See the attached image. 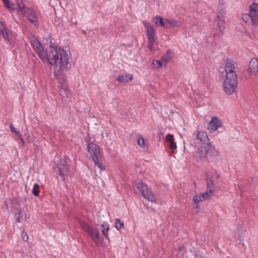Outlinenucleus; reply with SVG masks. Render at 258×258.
Returning a JSON list of instances; mask_svg holds the SVG:
<instances>
[{
  "label": "nucleus",
  "mask_w": 258,
  "mask_h": 258,
  "mask_svg": "<svg viewBox=\"0 0 258 258\" xmlns=\"http://www.w3.org/2000/svg\"><path fill=\"white\" fill-rule=\"evenodd\" d=\"M167 28L171 27H179L181 24L180 22H178L175 20H167L166 19Z\"/></svg>",
  "instance_id": "17"
},
{
  "label": "nucleus",
  "mask_w": 258,
  "mask_h": 258,
  "mask_svg": "<svg viewBox=\"0 0 258 258\" xmlns=\"http://www.w3.org/2000/svg\"><path fill=\"white\" fill-rule=\"evenodd\" d=\"M96 166H97L100 171L105 169V167L103 166L101 163V157H95L92 159Z\"/></svg>",
  "instance_id": "19"
},
{
  "label": "nucleus",
  "mask_w": 258,
  "mask_h": 258,
  "mask_svg": "<svg viewBox=\"0 0 258 258\" xmlns=\"http://www.w3.org/2000/svg\"><path fill=\"white\" fill-rule=\"evenodd\" d=\"M221 125L219 119L217 117L212 118L211 121L210 122V130L216 131L218 127Z\"/></svg>",
  "instance_id": "13"
},
{
  "label": "nucleus",
  "mask_w": 258,
  "mask_h": 258,
  "mask_svg": "<svg viewBox=\"0 0 258 258\" xmlns=\"http://www.w3.org/2000/svg\"><path fill=\"white\" fill-rule=\"evenodd\" d=\"M148 48L149 50H152L153 47V45L154 43L155 40H148Z\"/></svg>",
  "instance_id": "34"
},
{
  "label": "nucleus",
  "mask_w": 258,
  "mask_h": 258,
  "mask_svg": "<svg viewBox=\"0 0 258 258\" xmlns=\"http://www.w3.org/2000/svg\"><path fill=\"white\" fill-rule=\"evenodd\" d=\"M87 149L92 159L101 157L100 147L96 144L93 143H89L87 146Z\"/></svg>",
  "instance_id": "9"
},
{
  "label": "nucleus",
  "mask_w": 258,
  "mask_h": 258,
  "mask_svg": "<svg viewBox=\"0 0 258 258\" xmlns=\"http://www.w3.org/2000/svg\"><path fill=\"white\" fill-rule=\"evenodd\" d=\"M11 34V31L8 29L6 26L5 30L2 32L1 35H3L4 38L6 40H9V36Z\"/></svg>",
  "instance_id": "22"
},
{
  "label": "nucleus",
  "mask_w": 258,
  "mask_h": 258,
  "mask_svg": "<svg viewBox=\"0 0 258 258\" xmlns=\"http://www.w3.org/2000/svg\"><path fill=\"white\" fill-rule=\"evenodd\" d=\"M246 233V232L244 230H243L241 228L239 229L237 232V235L236 236L238 237V239L240 240L239 243H241V238L245 236V234Z\"/></svg>",
  "instance_id": "27"
},
{
  "label": "nucleus",
  "mask_w": 258,
  "mask_h": 258,
  "mask_svg": "<svg viewBox=\"0 0 258 258\" xmlns=\"http://www.w3.org/2000/svg\"><path fill=\"white\" fill-rule=\"evenodd\" d=\"M60 94L63 97H67L68 93H69L67 86L64 85H62L61 88L59 89Z\"/></svg>",
  "instance_id": "23"
},
{
  "label": "nucleus",
  "mask_w": 258,
  "mask_h": 258,
  "mask_svg": "<svg viewBox=\"0 0 258 258\" xmlns=\"http://www.w3.org/2000/svg\"><path fill=\"white\" fill-rule=\"evenodd\" d=\"M173 55V52L171 50H168L166 54L164 55L162 57V59L164 62H165V64L167 62L169 61L172 58Z\"/></svg>",
  "instance_id": "18"
},
{
  "label": "nucleus",
  "mask_w": 258,
  "mask_h": 258,
  "mask_svg": "<svg viewBox=\"0 0 258 258\" xmlns=\"http://www.w3.org/2000/svg\"><path fill=\"white\" fill-rule=\"evenodd\" d=\"M152 22L154 23L156 25L158 24L160 26L167 28L166 19L163 20L160 16H156L152 20Z\"/></svg>",
  "instance_id": "15"
},
{
  "label": "nucleus",
  "mask_w": 258,
  "mask_h": 258,
  "mask_svg": "<svg viewBox=\"0 0 258 258\" xmlns=\"http://www.w3.org/2000/svg\"><path fill=\"white\" fill-rule=\"evenodd\" d=\"M133 79V76L130 74H125L121 76H118L116 80L121 83H126Z\"/></svg>",
  "instance_id": "16"
},
{
  "label": "nucleus",
  "mask_w": 258,
  "mask_h": 258,
  "mask_svg": "<svg viewBox=\"0 0 258 258\" xmlns=\"http://www.w3.org/2000/svg\"><path fill=\"white\" fill-rule=\"evenodd\" d=\"M143 23L144 26V27H145V28H146V30H147L149 28L152 27V26H150V24L149 22H146V21H144L143 22Z\"/></svg>",
  "instance_id": "37"
},
{
  "label": "nucleus",
  "mask_w": 258,
  "mask_h": 258,
  "mask_svg": "<svg viewBox=\"0 0 258 258\" xmlns=\"http://www.w3.org/2000/svg\"><path fill=\"white\" fill-rule=\"evenodd\" d=\"M137 142L138 145L141 147H143L144 146L145 140L141 135L138 136Z\"/></svg>",
  "instance_id": "28"
},
{
  "label": "nucleus",
  "mask_w": 258,
  "mask_h": 258,
  "mask_svg": "<svg viewBox=\"0 0 258 258\" xmlns=\"http://www.w3.org/2000/svg\"><path fill=\"white\" fill-rule=\"evenodd\" d=\"M219 177V175H217L216 178L218 179Z\"/></svg>",
  "instance_id": "41"
},
{
  "label": "nucleus",
  "mask_w": 258,
  "mask_h": 258,
  "mask_svg": "<svg viewBox=\"0 0 258 258\" xmlns=\"http://www.w3.org/2000/svg\"><path fill=\"white\" fill-rule=\"evenodd\" d=\"M19 139L21 140V143H22V146H23L24 144V140L23 139L21 135H20V137H18Z\"/></svg>",
  "instance_id": "39"
},
{
  "label": "nucleus",
  "mask_w": 258,
  "mask_h": 258,
  "mask_svg": "<svg viewBox=\"0 0 258 258\" xmlns=\"http://www.w3.org/2000/svg\"><path fill=\"white\" fill-rule=\"evenodd\" d=\"M24 214V212L21 209H20L18 212L15 214V217L17 222H21Z\"/></svg>",
  "instance_id": "24"
},
{
  "label": "nucleus",
  "mask_w": 258,
  "mask_h": 258,
  "mask_svg": "<svg viewBox=\"0 0 258 258\" xmlns=\"http://www.w3.org/2000/svg\"><path fill=\"white\" fill-rule=\"evenodd\" d=\"M193 137L195 140H198V143H202V145L205 143H210L209 138L206 133L200 131L197 133L193 134Z\"/></svg>",
  "instance_id": "11"
},
{
  "label": "nucleus",
  "mask_w": 258,
  "mask_h": 258,
  "mask_svg": "<svg viewBox=\"0 0 258 258\" xmlns=\"http://www.w3.org/2000/svg\"><path fill=\"white\" fill-rule=\"evenodd\" d=\"M136 187L141 192L144 198L151 202L155 201V196L146 184L140 181L136 183Z\"/></svg>",
  "instance_id": "6"
},
{
  "label": "nucleus",
  "mask_w": 258,
  "mask_h": 258,
  "mask_svg": "<svg viewBox=\"0 0 258 258\" xmlns=\"http://www.w3.org/2000/svg\"><path fill=\"white\" fill-rule=\"evenodd\" d=\"M166 140L167 141L170 142L174 141V136L173 135L168 134L166 135Z\"/></svg>",
  "instance_id": "33"
},
{
  "label": "nucleus",
  "mask_w": 258,
  "mask_h": 258,
  "mask_svg": "<svg viewBox=\"0 0 258 258\" xmlns=\"http://www.w3.org/2000/svg\"><path fill=\"white\" fill-rule=\"evenodd\" d=\"M211 149L210 143H205L202 145L197 150L196 156L203 160L207 158V156L210 154Z\"/></svg>",
  "instance_id": "7"
},
{
  "label": "nucleus",
  "mask_w": 258,
  "mask_h": 258,
  "mask_svg": "<svg viewBox=\"0 0 258 258\" xmlns=\"http://www.w3.org/2000/svg\"><path fill=\"white\" fill-rule=\"evenodd\" d=\"M101 229L103 235L108 238V231L109 229V225L107 223H103L102 224H101Z\"/></svg>",
  "instance_id": "20"
},
{
  "label": "nucleus",
  "mask_w": 258,
  "mask_h": 258,
  "mask_svg": "<svg viewBox=\"0 0 258 258\" xmlns=\"http://www.w3.org/2000/svg\"><path fill=\"white\" fill-rule=\"evenodd\" d=\"M33 49L43 61H46L53 67L55 76H59L64 70L70 68V53L60 47L51 45L48 49L44 50L39 41L36 39L32 42Z\"/></svg>",
  "instance_id": "1"
},
{
  "label": "nucleus",
  "mask_w": 258,
  "mask_h": 258,
  "mask_svg": "<svg viewBox=\"0 0 258 258\" xmlns=\"http://www.w3.org/2000/svg\"><path fill=\"white\" fill-rule=\"evenodd\" d=\"M22 237L23 241H27L29 239V237H28V235L26 233H25L24 231L22 232Z\"/></svg>",
  "instance_id": "35"
},
{
  "label": "nucleus",
  "mask_w": 258,
  "mask_h": 258,
  "mask_svg": "<svg viewBox=\"0 0 258 258\" xmlns=\"http://www.w3.org/2000/svg\"><path fill=\"white\" fill-rule=\"evenodd\" d=\"M234 61L227 59L225 63L226 78L224 82V90L228 95L233 94L237 86V75L235 71Z\"/></svg>",
  "instance_id": "2"
},
{
  "label": "nucleus",
  "mask_w": 258,
  "mask_h": 258,
  "mask_svg": "<svg viewBox=\"0 0 258 258\" xmlns=\"http://www.w3.org/2000/svg\"><path fill=\"white\" fill-rule=\"evenodd\" d=\"M32 194L35 196H38L39 194V185L38 183H35L32 189Z\"/></svg>",
  "instance_id": "25"
},
{
  "label": "nucleus",
  "mask_w": 258,
  "mask_h": 258,
  "mask_svg": "<svg viewBox=\"0 0 258 258\" xmlns=\"http://www.w3.org/2000/svg\"><path fill=\"white\" fill-rule=\"evenodd\" d=\"M116 222L115 223V227L117 230L121 229L123 227V223L120 221V219H116Z\"/></svg>",
  "instance_id": "26"
},
{
  "label": "nucleus",
  "mask_w": 258,
  "mask_h": 258,
  "mask_svg": "<svg viewBox=\"0 0 258 258\" xmlns=\"http://www.w3.org/2000/svg\"><path fill=\"white\" fill-rule=\"evenodd\" d=\"M242 19L246 23L250 22V21L251 20L250 17H249V15L248 14H243L242 15Z\"/></svg>",
  "instance_id": "30"
},
{
  "label": "nucleus",
  "mask_w": 258,
  "mask_h": 258,
  "mask_svg": "<svg viewBox=\"0 0 258 258\" xmlns=\"http://www.w3.org/2000/svg\"><path fill=\"white\" fill-rule=\"evenodd\" d=\"M217 18L219 30L221 33V35H223L224 31L225 30L226 22L224 18H221L219 15L217 16Z\"/></svg>",
  "instance_id": "14"
},
{
  "label": "nucleus",
  "mask_w": 258,
  "mask_h": 258,
  "mask_svg": "<svg viewBox=\"0 0 258 258\" xmlns=\"http://www.w3.org/2000/svg\"><path fill=\"white\" fill-rule=\"evenodd\" d=\"M147 30V34L148 37V40H155V32L153 27L149 28Z\"/></svg>",
  "instance_id": "21"
},
{
  "label": "nucleus",
  "mask_w": 258,
  "mask_h": 258,
  "mask_svg": "<svg viewBox=\"0 0 258 258\" xmlns=\"http://www.w3.org/2000/svg\"><path fill=\"white\" fill-rule=\"evenodd\" d=\"M250 75H255L258 72V59L252 58L249 62L248 69L247 70Z\"/></svg>",
  "instance_id": "12"
},
{
  "label": "nucleus",
  "mask_w": 258,
  "mask_h": 258,
  "mask_svg": "<svg viewBox=\"0 0 258 258\" xmlns=\"http://www.w3.org/2000/svg\"><path fill=\"white\" fill-rule=\"evenodd\" d=\"M257 12H258V4L253 3L250 7L249 13L248 14L250 17V20L252 22V25L256 26L257 25Z\"/></svg>",
  "instance_id": "8"
},
{
  "label": "nucleus",
  "mask_w": 258,
  "mask_h": 258,
  "mask_svg": "<svg viewBox=\"0 0 258 258\" xmlns=\"http://www.w3.org/2000/svg\"><path fill=\"white\" fill-rule=\"evenodd\" d=\"M18 10L21 14L26 17L27 19L35 26L38 25V18L36 13L32 9L27 7L22 0L17 1Z\"/></svg>",
  "instance_id": "3"
},
{
  "label": "nucleus",
  "mask_w": 258,
  "mask_h": 258,
  "mask_svg": "<svg viewBox=\"0 0 258 258\" xmlns=\"http://www.w3.org/2000/svg\"><path fill=\"white\" fill-rule=\"evenodd\" d=\"M170 148L172 150H174V149H176V147H177L176 144L174 142V141L172 142H170Z\"/></svg>",
  "instance_id": "36"
},
{
  "label": "nucleus",
  "mask_w": 258,
  "mask_h": 258,
  "mask_svg": "<svg viewBox=\"0 0 258 258\" xmlns=\"http://www.w3.org/2000/svg\"><path fill=\"white\" fill-rule=\"evenodd\" d=\"M154 67L160 68L162 66V63L159 60H154L152 62Z\"/></svg>",
  "instance_id": "31"
},
{
  "label": "nucleus",
  "mask_w": 258,
  "mask_h": 258,
  "mask_svg": "<svg viewBox=\"0 0 258 258\" xmlns=\"http://www.w3.org/2000/svg\"><path fill=\"white\" fill-rule=\"evenodd\" d=\"M60 177L64 179V176L68 174L69 167L66 164V161L63 160H60L58 165L56 166Z\"/></svg>",
  "instance_id": "10"
},
{
  "label": "nucleus",
  "mask_w": 258,
  "mask_h": 258,
  "mask_svg": "<svg viewBox=\"0 0 258 258\" xmlns=\"http://www.w3.org/2000/svg\"><path fill=\"white\" fill-rule=\"evenodd\" d=\"M81 225L96 244L101 243V241L99 237V232L97 228H94L84 222H81Z\"/></svg>",
  "instance_id": "5"
},
{
  "label": "nucleus",
  "mask_w": 258,
  "mask_h": 258,
  "mask_svg": "<svg viewBox=\"0 0 258 258\" xmlns=\"http://www.w3.org/2000/svg\"><path fill=\"white\" fill-rule=\"evenodd\" d=\"M10 128L11 131L12 133H13L15 134L16 135H17L18 136V137H20V135H21L20 133L19 132L16 131V128L13 126L11 125L10 126Z\"/></svg>",
  "instance_id": "32"
},
{
  "label": "nucleus",
  "mask_w": 258,
  "mask_h": 258,
  "mask_svg": "<svg viewBox=\"0 0 258 258\" xmlns=\"http://www.w3.org/2000/svg\"><path fill=\"white\" fill-rule=\"evenodd\" d=\"M2 1H3V2L4 3L5 6L7 8L9 9L10 10H14V5L13 4H11L9 3V0H2Z\"/></svg>",
  "instance_id": "29"
},
{
  "label": "nucleus",
  "mask_w": 258,
  "mask_h": 258,
  "mask_svg": "<svg viewBox=\"0 0 258 258\" xmlns=\"http://www.w3.org/2000/svg\"><path fill=\"white\" fill-rule=\"evenodd\" d=\"M207 177V189L206 192L197 195L193 197V201L195 204H197L200 202H203L205 200H208L212 196V193L215 190L214 183L212 180V177L208 174H206Z\"/></svg>",
  "instance_id": "4"
},
{
  "label": "nucleus",
  "mask_w": 258,
  "mask_h": 258,
  "mask_svg": "<svg viewBox=\"0 0 258 258\" xmlns=\"http://www.w3.org/2000/svg\"><path fill=\"white\" fill-rule=\"evenodd\" d=\"M218 15H219L221 18H223V11L222 10H220L218 12Z\"/></svg>",
  "instance_id": "38"
},
{
  "label": "nucleus",
  "mask_w": 258,
  "mask_h": 258,
  "mask_svg": "<svg viewBox=\"0 0 258 258\" xmlns=\"http://www.w3.org/2000/svg\"><path fill=\"white\" fill-rule=\"evenodd\" d=\"M195 208H196V209H198V208H199V206H198V205H196V206L195 207Z\"/></svg>",
  "instance_id": "40"
}]
</instances>
